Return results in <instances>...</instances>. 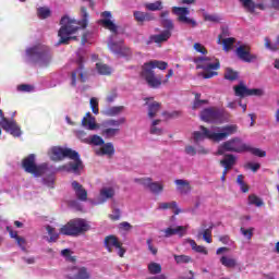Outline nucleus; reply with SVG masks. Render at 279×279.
<instances>
[{
    "label": "nucleus",
    "mask_w": 279,
    "mask_h": 279,
    "mask_svg": "<svg viewBox=\"0 0 279 279\" xmlns=\"http://www.w3.org/2000/svg\"><path fill=\"white\" fill-rule=\"evenodd\" d=\"M81 17L82 20L80 22L69 17V15H64L61 19V27L58 32V36L60 38L58 45H68L69 40H73L75 37L71 36H73V34L80 29V25L83 27V29L88 27V11L86 10V7H81Z\"/></svg>",
    "instance_id": "obj_1"
},
{
    "label": "nucleus",
    "mask_w": 279,
    "mask_h": 279,
    "mask_svg": "<svg viewBox=\"0 0 279 279\" xmlns=\"http://www.w3.org/2000/svg\"><path fill=\"white\" fill-rule=\"evenodd\" d=\"M201 131H195L193 133L194 143H202L205 138L209 141H214V143H221V141H226L228 136H232L239 132V125L236 124H228L225 126H211L207 129L206 126H199Z\"/></svg>",
    "instance_id": "obj_2"
},
{
    "label": "nucleus",
    "mask_w": 279,
    "mask_h": 279,
    "mask_svg": "<svg viewBox=\"0 0 279 279\" xmlns=\"http://www.w3.org/2000/svg\"><path fill=\"white\" fill-rule=\"evenodd\" d=\"M26 60L31 64L45 69L51 64L53 54L51 49L45 45H36L26 49Z\"/></svg>",
    "instance_id": "obj_3"
},
{
    "label": "nucleus",
    "mask_w": 279,
    "mask_h": 279,
    "mask_svg": "<svg viewBox=\"0 0 279 279\" xmlns=\"http://www.w3.org/2000/svg\"><path fill=\"white\" fill-rule=\"evenodd\" d=\"M168 66L169 63L159 60H153L144 63L141 72V77L145 80L150 88H160V86H162V76H156V73H154V69L165 71Z\"/></svg>",
    "instance_id": "obj_4"
},
{
    "label": "nucleus",
    "mask_w": 279,
    "mask_h": 279,
    "mask_svg": "<svg viewBox=\"0 0 279 279\" xmlns=\"http://www.w3.org/2000/svg\"><path fill=\"white\" fill-rule=\"evenodd\" d=\"M90 230V223L82 218L70 220L66 225L61 227L60 234L64 236H80Z\"/></svg>",
    "instance_id": "obj_5"
},
{
    "label": "nucleus",
    "mask_w": 279,
    "mask_h": 279,
    "mask_svg": "<svg viewBox=\"0 0 279 279\" xmlns=\"http://www.w3.org/2000/svg\"><path fill=\"white\" fill-rule=\"evenodd\" d=\"M194 63L196 64V69H203V73L201 74L204 80H210V77H215L217 75V70H219V61L213 62V59L209 57H196L194 58Z\"/></svg>",
    "instance_id": "obj_6"
},
{
    "label": "nucleus",
    "mask_w": 279,
    "mask_h": 279,
    "mask_svg": "<svg viewBox=\"0 0 279 279\" xmlns=\"http://www.w3.org/2000/svg\"><path fill=\"white\" fill-rule=\"evenodd\" d=\"M247 149V144L241 137H233L222 143L218 148L219 156H223L225 151H233L234 154H244Z\"/></svg>",
    "instance_id": "obj_7"
},
{
    "label": "nucleus",
    "mask_w": 279,
    "mask_h": 279,
    "mask_svg": "<svg viewBox=\"0 0 279 279\" xmlns=\"http://www.w3.org/2000/svg\"><path fill=\"white\" fill-rule=\"evenodd\" d=\"M123 123H125V118L104 121L101 123V134L105 136V138H114V136H118V134H120L121 129H119V126L123 125Z\"/></svg>",
    "instance_id": "obj_8"
},
{
    "label": "nucleus",
    "mask_w": 279,
    "mask_h": 279,
    "mask_svg": "<svg viewBox=\"0 0 279 279\" xmlns=\"http://www.w3.org/2000/svg\"><path fill=\"white\" fill-rule=\"evenodd\" d=\"M22 167L26 171V173H33L35 178L43 175V173H45V171L47 170L46 163L39 166L36 165V155L34 154H31L26 158H24Z\"/></svg>",
    "instance_id": "obj_9"
},
{
    "label": "nucleus",
    "mask_w": 279,
    "mask_h": 279,
    "mask_svg": "<svg viewBox=\"0 0 279 279\" xmlns=\"http://www.w3.org/2000/svg\"><path fill=\"white\" fill-rule=\"evenodd\" d=\"M172 14L177 16V21L190 27H197V21L191 17V10L186 7H172Z\"/></svg>",
    "instance_id": "obj_10"
},
{
    "label": "nucleus",
    "mask_w": 279,
    "mask_h": 279,
    "mask_svg": "<svg viewBox=\"0 0 279 279\" xmlns=\"http://www.w3.org/2000/svg\"><path fill=\"white\" fill-rule=\"evenodd\" d=\"M48 156L50 160H53V162H60V160H64V158H74L77 156V151L71 148L53 146L49 149Z\"/></svg>",
    "instance_id": "obj_11"
},
{
    "label": "nucleus",
    "mask_w": 279,
    "mask_h": 279,
    "mask_svg": "<svg viewBox=\"0 0 279 279\" xmlns=\"http://www.w3.org/2000/svg\"><path fill=\"white\" fill-rule=\"evenodd\" d=\"M0 128L4 130V132H8L11 134V136L19 137L21 136V126L16 124V121L14 120H8L5 116H3V110L0 109Z\"/></svg>",
    "instance_id": "obj_12"
},
{
    "label": "nucleus",
    "mask_w": 279,
    "mask_h": 279,
    "mask_svg": "<svg viewBox=\"0 0 279 279\" xmlns=\"http://www.w3.org/2000/svg\"><path fill=\"white\" fill-rule=\"evenodd\" d=\"M201 119L202 121H205V123H221L223 119V111L207 108L201 112Z\"/></svg>",
    "instance_id": "obj_13"
},
{
    "label": "nucleus",
    "mask_w": 279,
    "mask_h": 279,
    "mask_svg": "<svg viewBox=\"0 0 279 279\" xmlns=\"http://www.w3.org/2000/svg\"><path fill=\"white\" fill-rule=\"evenodd\" d=\"M108 47L112 53H116V56H119L120 58L132 56V50L123 45V41L114 43V37H110Z\"/></svg>",
    "instance_id": "obj_14"
},
{
    "label": "nucleus",
    "mask_w": 279,
    "mask_h": 279,
    "mask_svg": "<svg viewBox=\"0 0 279 279\" xmlns=\"http://www.w3.org/2000/svg\"><path fill=\"white\" fill-rule=\"evenodd\" d=\"M69 158L73 161L59 168L60 171H68L69 173H75V175H80L82 169H84V163H82V159H80V154L76 153V156Z\"/></svg>",
    "instance_id": "obj_15"
},
{
    "label": "nucleus",
    "mask_w": 279,
    "mask_h": 279,
    "mask_svg": "<svg viewBox=\"0 0 279 279\" xmlns=\"http://www.w3.org/2000/svg\"><path fill=\"white\" fill-rule=\"evenodd\" d=\"M122 243L119 242V239L114 235H108L105 238V247L108 250V252H112V250H118V256L123 258L125 255V248L122 247Z\"/></svg>",
    "instance_id": "obj_16"
},
{
    "label": "nucleus",
    "mask_w": 279,
    "mask_h": 279,
    "mask_svg": "<svg viewBox=\"0 0 279 279\" xmlns=\"http://www.w3.org/2000/svg\"><path fill=\"white\" fill-rule=\"evenodd\" d=\"M101 20H99L100 25L105 27V29H109L112 34H117L119 32V26L114 24L112 21V13L110 11H105L101 13Z\"/></svg>",
    "instance_id": "obj_17"
},
{
    "label": "nucleus",
    "mask_w": 279,
    "mask_h": 279,
    "mask_svg": "<svg viewBox=\"0 0 279 279\" xmlns=\"http://www.w3.org/2000/svg\"><path fill=\"white\" fill-rule=\"evenodd\" d=\"M137 182L145 189H149L150 193L155 195H159L165 190V185L161 182H153L151 178L138 179Z\"/></svg>",
    "instance_id": "obj_18"
},
{
    "label": "nucleus",
    "mask_w": 279,
    "mask_h": 279,
    "mask_svg": "<svg viewBox=\"0 0 279 279\" xmlns=\"http://www.w3.org/2000/svg\"><path fill=\"white\" fill-rule=\"evenodd\" d=\"M69 279H90V272L86 267H73L66 272Z\"/></svg>",
    "instance_id": "obj_19"
},
{
    "label": "nucleus",
    "mask_w": 279,
    "mask_h": 279,
    "mask_svg": "<svg viewBox=\"0 0 279 279\" xmlns=\"http://www.w3.org/2000/svg\"><path fill=\"white\" fill-rule=\"evenodd\" d=\"M114 197V187L105 186L99 191V195L96 202H94L95 206H99L101 204H106L108 199H112Z\"/></svg>",
    "instance_id": "obj_20"
},
{
    "label": "nucleus",
    "mask_w": 279,
    "mask_h": 279,
    "mask_svg": "<svg viewBox=\"0 0 279 279\" xmlns=\"http://www.w3.org/2000/svg\"><path fill=\"white\" fill-rule=\"evenodd\" d=\"M236 56L242 62H256L258 57L256 54L250 53V48L245 46H240L236 48Z\"/></svg>",
    "instance_id": "obj_21"
},
{
    "label": "nucleus",
    "mask_w": 279,
    "mask_h": 279,
    "mask_svg": "<svg viewBox=\"0 0 279 279\" xmlns=\"http://www.w3.org/2000/svg\"><path fill=\"white\" fill-rule=\"evenodd\" d=\"M187 230H189V226H177V227H169L162 230V232L166 239H169L170 236H173L175 234L182 238L184 236V234H186Z\"/></svg>",
    "instance_id": "obj_22"
},
{
    "label": "nucleus",
    "mask_w": 279,
    "mask_h": 279,
    "mask_svg": "<svg viewBox=\"0 0 279 279\" xmlns=\"http://www.w3.org/2000/svg\"><path fill=\"white\" fill-rule=\"evenodd\" d=\"M72 189L78 202H86L88 199V192L86 189H84V186H82V184H80V182L73 181Z\"/></svg>",
    "instance_id": "obj_23"
},
{
    "label": "nucleus",
    "mask_w": 279,
    "mask_h": 279,
    "mask_svg": "<svg viewBox=\"0 0 279 279\" xmlns=\"http://www.w3.org/2000/svg\"><path fill=\"white\" fill-rule=\"evenodd\" d=\"M174 184L177 185V191L178 193H180V195H189V193H191V191L193 190L189 180L177 179L174 181Z\"/></svg>",
    "instance_id": "obj_24"
},
{
    "label": "nucleus",
    "mask_w": 279,
    "mask_h": 279,
    "mask_svg": "<svg viewBox=\"0 0 279 279\" xmlns=\"http://www.w3.org/2000/svg\"><path fill=\"white\" fill-rule=\"evenodd\" d=\"M97 156H108L112 158L114 156V144L112 143H104L102 146L96 150Z\"/></svg>",
    "instance_id": "obj_25"
},
{
    "label": "nucleus",
    "mask_w": 279,
    "mask_h": 279,
    "mask_svg": "<svg viewBox=\"0 0 279 279\" xmlns=\"http://www.w3.org/2000/svg\"><path fill=\"white\" fill-rule=\"evenodd\" d=\"M82 126L85 128V130H97V122L90 112H87L82 119Z\"/></svg>",
    "instance_id": "obj_26"
},
{
    "label": "nucleus",
    "mask_w": 279,
    "mask_h": 279,
    "mask_svg": "<svg viewBox=\"0 0 279 279\" xmlns=\"http://www.w3.org/2000/svg\"><path fill=\"white\" fill-rule=\"evenodd\" d=\"M146 106L149 119H154L160 112V104L157 101H149V98H146Z\"/></svg>",
    "instance_id": "obj_27"
},
{
    "label": "nucleus",
    "mask_w": 279,
    "mask_h": 279,
    "mask_svg": "<svg viewBox=\"0 0 279 279\" xmlns=\"http://www.w3.org/2000/svg\"><path fill=\"white\" fill-rule=\"evenodd\" d=\"M169 38H171V31H163L158 35H151L148 43H167Z\"/></svg>",
    "instance_id": "obj_28"
},
{
    "label": "nucleus",
    "mask_w": 279,
    "mask_h": 279,
    "mask_svg": "<svg viewBox=\"0 0 279 279\" xmlns=\"http://www.w3.org/2000/svg\"><path fill=\"white\" fill-rule=\"evenodd\" d=\"M133 16L137 23H145L149 21H154V15L147 12H142V11H134Z\"/></svg>",
    "instance_id": "obj_29"
},
{
    "label": "nucleus",
    "mask_w": 279,
    "mask_h": 279,
    "mask_svg": "<svg viewBox=\"0 0 279 279\" xmlns=\"http://www.w3.org/2000/svg\"><path fill=\"white\" fill-rule=\"evenodd\" d=\"M123 110H125V107L123 106L109 107L102 110L101 114H104V117H119Z\"/></svg>",
    "instance_id": "obj_30"
},
{
    "label": "nucleus",
    "mask_w": 279,
    "mask_h": 279,
    "mask_svg": "<svg viewBox=\"0 0 279 279\" xmlns=\"http://www.w3.org/2000/svg\"><path fill=\"white\" fill-rule=\"evenodd\" d=\"M167 16H169V11H162L160 13L161 25L162 27H165L166 32H171V29H173L174 27L173 21L168 19Z\"/></svg>",
    "instance_id": "obj_31"
},
{
    "label": "nucleus",
    "mask_w": 279,
    "mask_h": 279,
    "mask_svg": "<svg viewBox=\"0 0 279 279\" xmlns=\"http://www.w3.org/2000/svg\"><path fill=\"white\" fill-rule=\"evenodd\" d=\"M77 76L80 77L81 82H86V76L84 75V65H82V63H80L78 68L74 72H72V86H75Z\"/></svg>",
    "instance_id": "obj_32"
},
{
    "label": "nucleus",
    "mask_w": 279,
    "mask_h": 279,
    "mask_svg": "<svg viewBox=\"0 0 279 279\" xmlns=\"http://www.w3.org/2000/svg\"><path fill=\"white\" fill-rule=\"evenodd\" d=\"M242 8L246 10V12H250L251 14H254L256 12V8H260V4L254 3V0H239Z\"/></svg>",
    "instance_id": "obj_33"
},
{
    "label": "nucleus",
    "mask_w": 279,
    "mask_h": 279,
    "mask_svg": "<svg viewBox=\"0 0 279 279\" xmlns=\"http://www.w3.org/2000/svg\"><path fill=\"white\" fill-rule=\"evenodd\" d=\"M171 208H175L174 215H180L182 209L178 208V203L175 201L169 203H159L158 210H169Z\"/></svg>",
    "instance_id": "obj_34"
},
{
    "label": "nucleus",
    "mask_w": 279,
    "mask_h": 279,
    "mask_svg": "<svg viewBox=\"0 0 279 279\" xmlns=\"http://www.w3.org/2000/svg\"><path fill=\"white\" fill-rule=\"evenodd\" d=\"M221 167L225 169H232L233 165H236V157L234 155H227L221 161Z\"/></svg>",
    "instance_id": "obj_35"
},
{
    "label": "nucleus",
    "mask_w": 279,
    "mask_h": 279,
    "mask_svg": "<svg viewBox=\"0 0 279 279\" xmlns=\"http://www.w3.org/2000/svg\"><path fill=\"white\" fill-rule=\"evenodd\" d=\"M234 93L236 97H250V88H247L243 83H240L234 87Z\"/></svg>",
    "instance_id": "obj_36"
},
{
    "label": "nucleus",
    "mask_w": 279,
    "mask_h": 279,
    "mask_svg": "<svg viewBox=\"0 0 279 279\" xmlns=\"http://www.w3.org/2000/svg\"><path fill=\"white\" fill-rule=\"evenodd\" d=\"M144 8L148 10L149 12H160L162 10V1L157 0L155 2H147L144 4Z\"/></svg>",
    "instance_id": "obj_37"
},
{
    "label": "nucleus",
    "mask_w": 279,
    "mask_h": 279,
    "mask_svg": "<svg viewBox=\"0 0 279 279\" xmlns=\"http://www.w3.org/2000/svg\"><path fill=\"white\" fill-rule=\"evenodd\" d=\"M186 242L191 245L194 252H197V254H204L205 256H208V250H206L203 245H197L195 240L187 239Z\"/></svg>",
    "instance_id": "obj_38"
},
{
    "label": "nucleus",
    "mask_w": 279,
    "mask_h": 279,
    "mask_svg": "<svg viewBox=\"0 0 279 279\" xmlns=\"http://www.w3.org/2000/svg\"><path fill=\"white\" fill-rule=\"evenodd\" d=\"M96 70L99 75H110L112 73V68L105 63H96Z\"/></svg>",
    "instance_id": "obj_39"
},
{
    "label": "nucleus",
    "mask_w": 279,
    "mask_h": 279,
    "mask_svg": "<svg viewBox=\"0 0 279 279\" xmlns=\"http://www.w3.org/2000/svg\"><path fill=\"white\" fill-rule=\"evenodd\" d=\"M177 265H189L193 263V258L189 255H173Z\"/></svg>",
    "instance_id": "obj_40"
},
{
    "label": "nucleus",
    "mask_w": 279,
    "mask_h": 279,
    "mask_svg": "<svg viewBox=\"0 0 279 279\" xmlns=\"http://www.w3.org/2000/svg\"><path fill=\"white\" fill-rule=\"evenodd\" d=\"M104 138H101V136L99 135H92L88 136V141H86L87 145H95L96 147H101V145H104Z\"/></svg>",
    "instance_id": "obj_41"
},
{
    "label": "nucleus",
    "mask_w": 279,
    "mask_h": 279,
    "mask_svg": "<svg viewBox=\"0 0 279 279\" xmlns=\"http://www.w3.org/2000/svg\"><path fill=\"white\" fill-rule=\"evenodd\" d=\"M234 43H236V39H234V37H227L221 39L223 51H230V49H232V47L234 46Z\"/></svg>",
    "instance_id": "obj_42"
},
{
    "label": "nucleus",
    "mask_w": 279,
    "mask_h": 279,
    "mask_svg": "<svg viewBox=\"0 0 279 279\" xmlns=\"http://www.w3.org/2000/svg\"><path fill=\"white\" fill-rule=\"evenodd\" d=\"M245 151H250V154H253V156H257L258 158H265V156H267V153L265 150H262L260 148H254L247 144Z\"/></svg>",
    "instance_id": "obj_43"
},
{
    "label": "nucleus",
    "mask_w": 279,
    "mask_h": 279,
    "mask_svg": "<svg viewBox=\"0 0 279 279\" xmlns=\"http://www.w3.org/2000/svg\"><path fill=\"white\" fill-rule=\"evenodd\" d=\"M220 263H221V265H223V267H228V268L236 267V259H234L232 257L222 256L220 258Z\"/></svg>",
    "instance_id": "obj_44"
},
{
    "label": "nucleus",
    "mask_w": 279,
    "mask_h": 279,
    "mask_svg": "<svg viewBox=\"0 0 279 279\" xmlns=\"http://www.w3.org/2000/svg\"><path fill=\"white\" fill-rule=\"evenodd\" d=\"M148 271L153 276H156L157 274H160L162 271V266L156 262H153L148 264Z\"/></svg>",
    "instance_id": "obj_45"
},
{
    "label": "nucleus",
    "mask_w": 279,
    "mask_h": 279,
    "mask_svg": "<svg viewBox=\"0 0 279 279\" xmlns=\"http://www.w3.org/2000/svg\"><path fill=\"white\" fill-rule=\"evenodd\" d=\"M46 230L50 236L49 242L50 243H56V241H58L60 233L56 232V229L51 226H47Z\"/></svg>",
    "instance_id": "obj_46"
},
{
    "label": "nucleus",
    "mask_w": 279,
    "mask_h": 279,
    "mask_svg": "<svg viewBox=\"0 0 279 279\" xmlns=\"http://www.w3.org/2000/svg\"><path fill=\"white\" fill-rule=\"evenodd\" d=\"M198 235L203 236L206 243H213V226H210L208 229H205L204 232H199Z\"/></svg>",
    "instance_id": "obj_47"
},
{
    "label": "nucleus",
    "mask_w": 279,
    "mask_h": 279,
    "mask_svg": "<svg viewBox=\"0 0 279 279\" xmlns=\"http://www.w3.org/2000/svg\"><path fill=\"white\" fill-rule=\"evenodd\" d=\"M248 204L253 206H257V208H260V206H265V202L260 199V197L256 195H250L248 196Z\"/></svg>",
    "instance_id": "obj_48"
},
{
    "label": "nucleus",
    "mask_w": 279,
    "mask_h": 279,
    "mask_svg": "<svg viewBox=\"0 0 279 279\" xmlns=\"http://www.w3.org/2000/svg\"><path fill=\"white\" fill-rule=\"evenodd\" d=\"M225 80L234 82V80H239V73L234 72L232 69L228 68L225 73Z\"/></svg>",
    "instance_id": "obj_49"
},
{
    "label": "nucleus",
    "mask_w": 279,
    "mask_h": 279,
    "mask_svg": "<svg viewBox=\"0 0 279 279\" xmlns=\"http://www.w3.org/2000/svg\"><path fill=\"white\" fill-rule=\"evenodd\" d=\"M39 19H49L51 16V10L49 8L41 7L37 10Z\"/></svg>",
    "instance_id": "obj_50"
},
{
    "label": "nucleus",
    "mask_w": 279,
    "mask_h": 279,
    "mask_svg": "<svg viewBox=\"0 0 279 279\" xmlns=\"http://www.w3.org/2000/svg\"><path fill=\"white\" fill-rule=\"evenodd\" d=\"M89 106L95 114H99V100L96 97L90 98Z\"/></svg>",
    "instance_id": "obj_51"
},
{
    "label": "nucleus",
    "mask_w": 279,
    "mask_h": 279,
    "mask_svg": "<svg viewBox=\"0 0 279 279\" xmlns=\"http://www.w3.org/2000/svg\"><path fill=\"white\" fill-rule=\"evenodd\" d=\"M240 232L242 235H244L246 239H248V241L252 239V236H254V228L253 227H251L248 229L241 227Z\"/></svg>",
    "instance_id": "obj_52"
},
{
    "label": "nucleus",
    "mask_w": 279,
    "mask_h": 279,
    "mask_svg": "<svg viewBox=\"0 0 279 279\" xmlns=\"http://www.w3.org/2000/svg\"><path fill=\"white\" fill-rule=\"evenodd\" d=\"M228 36H230V29L227 26H222L221 28V34L218 36V45H221V40H223V38H228Z\"/></svg>",
    "instance_id": "obj_53"
},
{
    "label": "nucleus",
    "mask_w": 279,
    "mask_h": 279,
    "mask_svg": "<svg viewBox=\"0 0 279 279\" xmlns=\"http://www.w3.org/2000/svg\"><path fill=\"white\" fill-rule=\"evenodd\" d=\"M205 21H209L210 23H221L222 17L219 14H207L205 15Z\"/></svg>",
    "instance_id": "obj_54"
},
{
    "label": "nucleus",
    "mask_w": 279,
    "mask_h": 279,
    "mask_svg": "<svg viewBox=\"0 0 279 279\" xmlns=\"http://www.w3.org/2000/svg\"><path fill=\"white\" fill-rule=\"evenodd\" d=\"M204 104H208V101L199 99V94H196L195 100L193 104V110H197L198 108H202V106H204Z\"/></svg>",
    "instance_id": "obj_55"
},
{
    "label": "nucleus",
    "mask_w": 279,
    "mask_h": 279,
    "mask_svg": "<svg viewBox=\"0 0 279 279\" xmlns=\"http://www.w3.org/2000/svg\"><path fill=\"white\" fill-rule=\"evenodd\" d=\"M158 123H160V120L153 121V124L150 128V134H157L158 136H160V134H162V129L156 128L158 125Z\"/></svg>",
    "instance_id": "obj_56"
},
{
    "label": "nucleus",
    "mask_w": 279,
    "mask_h": 279,
    "mask_svg": "<svg viewBox=\"0 0 279 279\" xmlns=\"http://www.w3.org/2000/svg\"><path fill=\"white\" fill-rule=\"evenodd\" d=\"M17 90L20 93H32L34 90V86L27 85V84H22L17 86Z\"/></svg>",
    "instance_id": "obj_57"
},
{
    "label": "nucleus",
    "mask_w": 279,
    "mask_h": 279,
    "mask_svg": "<svg viewBox=\"0 0 279 279\" xmlns=\"http://www.w3.org/2000/svg\"><path fill=\"white\" fill-rule=\"evenodd\" d=\"M194 49L197 51V53H202L203 56H206L208 53V50H206V47L204 45L196 43L194 44Z\"/></svg>",
    "instance_id": "obj_58"
},
{
    "label": "nucleus",
    "mask_w": 279,
    "mask_h": 279,
    "mask_svg": "<svg viewBox=\"0 0 279 279\" xmlns=\"http://www.w3.org/2000/svg\"><path fill=\"white\" fill-rule=\"evenodd\" d=\"M119 230H123L124 232H130L132 230V225L128 221H123L118 225Z\"/></svg>",
    "instance_id": "obj_59"
},
{
    "label": "nucleus",
    "mask_w": 279,
    "mask_h": 279,
    "mask_svg": "<svg viewBox=\"0 0 279 279\" xmlns=\"http://www.w3.org/2000/svg\"><path fill=\"white\" fill-rule=\"evenodd\" d=\"M252 95H255V97H263V95H265V90H263L260 88L250 89L248 96H252Z\"/></svg>",
    "instance_id": "obj_60"
},
{
    "label": "nucleus",
    "mask_w": 279,
    "mask_h": 279,
    "mask_svg": "<svg viewBox=\"0 0 279 279\" xmlns=\"http://www.w3.org/2000/svg\"><path fill=\"white\" fill-rule=\"evenodd\" d=\"M244 167L245 169H252L254 172H256L258 169H260V163L247 162Z\"/></svg>",
    "instance_id": "obj_61"
},
{
    "label": "nucleus",
    "mask_w": 279,
    "mask_h": 279,
    "mask_svg": "<svg viewBox=\"0 0 279 279\" xmlns=\"http://www.w3.org/2000/svg\"><path fill=\"white\" fill-rule=\"evenodd\" d=\"M109 217L111 221H119V219H121V211L116 209Z\"/></svg>",
    "instance_id": "obj_62"
},
{
    "label": "nucleus",
    "mask_w": 279,
    "mask_h": 279,
    "mask_svg": "<svg viewBox=\"0 0 279 279\" xmlns=\"http://www.w3.org/2000/svg\"><path fill=\"white\" fill-rule=\"evenodd\" d=\"M76 136H77V138H80V141H82L83 143H86V141H88V136H86V132H84V131H77V132H76Z\"/></svg>",
    "instance_id": "obj_63"
},
{
    "label": "nucleus",
    "mask_w": 279,
    "mask_h": 279,
    "mask_svg": "<svg viewBox=\"0 0 279 279\" xmlns=\"http://www.w3.org/2000/svg\"><path fill=\"white\" fill-rule=\"evenodd\" d=\"M15 241H16L19 247H21V250L23 252H25L26 251V248H25V245H26L25 240L22 236H19Z\"/></svg>",
    "instance_id": "obj_64"
}]
</instances>
